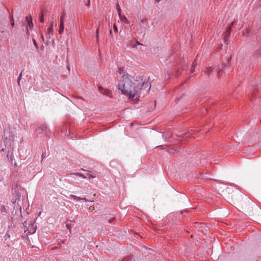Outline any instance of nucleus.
Returning a JSON list of instances; mask_svg holds the SVG:
<instances>
[{
	"label": "nucleus",
	"mask_w": 261,
	"mask_h": 261,
	"mask_svg": "<svg viewBox=\"0 0 261 261\" xmlns=\"http://www.w3.org/2000/svg\"><path fill=\"white\" fill-rule=\"evenodd\" d=\"M118 88L122 94L127 96L129 99L137 100L140 97L141 88L139 81L130 80V76L128 73H124L121 79L119 81Z\"/></svg>",
	"instance_id": "nucleus-1"
},
{
	"label": "nucleus",
	"mask_w": 261,
	"mask_h": 261,
	"mask_svg": "<svg viewBox=\"0 0 261 261\" xmlns=\"http://www.w3.org/2000/svg\"><path fill=\"white\" fill-rule=\"evenodd\" d=\"M48 129L45 125H42L36 130V134L38 136L40 134L46 135L48 133Z\"/></svg>",
	"instance_id": "nucleus-2"
},
{
	"label": "nucleus",
	"mask_w": 261,
	"mask_h": 261,
	"mask_svg": "<svg viewBox=\"0 0 261 261\" xmlns=\"http://www.w3.org/2000/svg\"><path fill=\"white\" fill-rule=\"evenodd\" d=\"M139 83L140 84V87L141 88V90H145L147 92L149 91L150 87L151 84L148 81H144L142 82V81H139Z\"/></svg>",
	"instance_id": "nucleus-3"
},
{
	"label": "nucleus",
	"mask_w": 261,
	"mask_h": 261,
	"mask_svg": "<svg viewBox=\"0 0 261 261\" xmlns=\"http://www.w3.org/2000/svg\"><path fill=\"white\" fill-rule=\"evenodd\" d=\"M98 89L102 94L109 97H112V91L109 89H103L101 86H99Z\"/></svg>",
	"instance_id": "nucleus-4"
},
{
	"label": "nucleus",
	"mask_w": 261,
	"mask_h": 261,
	"mask_svg": "<svg viewBox=\"0 0 261 261\" xmlns=\"http://www.w3.org/2000/svg\"><path fill=\"white\" fill-rule=\"evenodd\" d=\"M231 31L230 28H227L226 31L224 33L223 41L226 44H227L229 41V37L230 35Z\"/></svg>",
	"instance_id": "nucleus-5"
},
{
	"label": "nucleus",
	"mask_w": 261,
	"mask_h": 261,
	"mask_svg": "<svg viewBox=\"0 0 261 261\" xmlns=\"http://www.w3.org/2000/svg\"><path fill=\"white\" fill-rule=\"evenodd\" d=\"M213 67H209L208 68H205V69L203 71L205 74L209 75L212 72H213Z\"/></svg>",
	"instance_id": "nucleus-6"
},
{
	"label": "nucleus",
	"mask_w": 261,
	"mask_h": 261,
	"mask_svg": "<svg viewBox=\"0 0 261 261\" xmlns=\"http://www.w3.org/2000/svg\"><path fill=\"white\" fill-rule=\"evenodd\" d=\"M119 17L120 19L123 23H124L125 24L129 23V21H128V19L125 16L121 15V16H119Z\"/></svg>",
	"instance_id": "nucleus-7"
},
{
	"label": "nucleus",
	"mask_w": 261,
	"mask_h": 261,
	"mask_svg": "<svg viewBox=\"0 0 261 261\" xmlns=\"http://www.w3.org/2000/svg\"><path fill=\"white\" fill-rule=\"evenodd\" d=\"M70 174H73V175H75V176H79V177H82L83 178H87V176H85V175L83 173H79V172H75V173H71Z\"/></svg>",
	"instance_id": "nucleus-8"
},
{
	"label": "nucleus",
	"mask_w": 261,
	"mask_h": 261,
	"mask_svg": "<svg viewBox=\"0 0 261 261\" xmlns=\"http://www.w3.org/2000/svg\"><path fill=\"white\" fill-rule=\"evenodd\" d=\"M64 30V24H60V28L59 30V33L61 34L63 33Z\"/></svg>",
	"instance_id": "nucleus-9"
},
{
	"label": "nucleus",
	"mask_w": 261,
	"mask_h": 261,
	"mask_svg": "<svg viewBox=\"0 0 261 261\" xmlns=\"http://www.w3.org/2000/svg\"><path fill=\"white\" fill-rule=\"evenodd\" d=\"M70 197L71 198H73L74 199V200H76V201H80L81 200V198L80 197H77L75 195H70Z\"/></svg>",
	"instance_id": "nucleus-10"
},
{
	"label": "nucleus",
	"mask_w": 261,
	"mask_h": 261,
	"mask_svg": "<svg viewBox=\"0 0 261 261\" xmlns=\"http://www.w3.org/2000/svg\"><path fill=\"white\" fill-rule=\"evenodd\" d=\"M197 64L196 63V62H194L193 63L192 66V69L191 70L190 72L191 73H193L195 70V68Z\"/></svg>",
	"instance_id": "nucleus-11"
},
{
	"label": "nucleus",
	"mask_w": 261,
	"mask_h": 261,
	"mask_svg": "<svg viewBox=\"0 0 261 261\" xmlns=\"http://www.w3.org/2000/svg\"><path fill=\"white\" fill-rule=\"evenodd\" d=\"M117 10L118 14L119 16H121V8L120 7V6H119V5L118 4L117 5Z\"/></svg>",
	"instance_id": "nucleus-12"
},
{
	"label": "nucleus",
	"mask_w": 261,
	"mask_h": 261,
	"mask_svg": "<svg viewBox=\"0 0 261 261\" xmlns=\"http://www.w3.org/2000/svg\"><path fill=\"white\" fill-rule=\"evenodd\" d=\"M87 177H88L89 178H95L96 177V174H90L89 173H87V176H86Z\"/></svg>",
	"instance_id": "nucleus-13"
},
{
	"label": "nucleus",
	"mask_w": 261,
	"mask_h": 261,
	"mask_svg": "<svg viewBox=\"0 0 261 261\" xmlns=\"http://www.w3.org/2000/svg\"><path fill=\"white\" fill-rule=\"evenodd\" d=\"M39 17H40V22L41 23H44V18H43V15L42 11L41 12V14H40Z\"/></svg>",
	"instance_id": "nucleus-14"
},
{
	"label": "nucleus",
	"mask_w": 261,
	"mask_h": 261,
	"mask_svg": "<svg viewBox=\"0 0 261 261\" xmlns=\"http://www.w3.org/2000/svg\"><path fill=\"white\" fill-rule=\"evenodd\" d=\"M249 33V29L248 28H246L245 29V32L243 33V36H247Z\"/></svg>",
	"instance_id": "nucleus-15"
},
{
	"label": "nucleus",
	"mask_w": 261,
	"mask_h": 261,
	"mask_svg": "<svg viewBox=\"0 0 261 261\" xmlns=\"http://www.w3.org/2000/svg\"><path fill=\"white\" fill-rule=\"evenodd\" d=\"M8 139L7 138H5L4 139V145H5V148H2L1 149L2 151H4V150H6V143H7V141Z\"/></svg>",
	"instance_id": "nucleus-16"
},
{
	"label": "nucleus",
	"mask_w": 261,
	"mask_h": 261,
	"mask_svg": "<svg viewBox=\"0 0 261 261\" xmlns=\"http://www.w3.org/2000/svg\"><path fill=\"white\" fill-rule=\"evenodd\" d=\"M121 261H133V259L131 257L128 256L125 258H124Z\"/></svg>",
	"instance_id": "nucleus-17"
},
{
	"label": "nucleus",
	"mask_w": 261,
	"mask_h": 261,
	"mask_svg": "<svg viewBox=\"0 0 261 261\" xmlns=\"http://www.w3.org/2000/svg\"><path fill=\"white\" fill-rule=\"evenodd\" d=\"M9 140L11 142H13L14 140V134L10 135L9 137Z\"/></svg>",
	"instance_id": "nucleus-18"
},
{
	"label": "nucleus",
	"mask_w": 261,
	"mask_h": 261,
	"mask_svg": "<svg viewBox=\"0 0 261 261\" xmlns=\"http://www.w3.org/2000/svg\"><path fill=\"white\" fill-rule=\"evenodd\" d=\"M53 23L51 22L50 23V24L49 25L47 30H48V32H50V31H53Z\"/></svg>",
	"instance_id": "nucleus-19"
},
{
	"label": "nucleus",
	"mask_w": 261,
	"mask_h": 261,
	"mask_svg": "<svg viewBox=\"0 0 261 261\" xmlns=\"http://www.w3.org/2000/svg\"><path fill=\"white\" fill-rule=\"evenodd\" d=\"M235 23V20L232 21L230 23V24L229 25V26L227 27V28H230V30L231 31V29H232V27H233V25H234Z\"/></svg>",
	"instance_id": "nucleus-20"
},
{
	"label": "nucleus",
	"mask_w": 261,
	"mask_h": 261,
	"mask_svg": "<svg viewBox=\"0 0 261 261\" xmlns=\"http://www.w3.org/2000/svg\"><path fill=\"white\" fill-rule=\"evenodd\" d=\"M235 23V20L232 21L230 23V24L229 25V26L227 27V28H230V30L231 31V29H232V27H233V25H234Z\"/></svg>",
	"instance_id": "nucleus-21"
},
{
	"label": "nucleus",
	"mask_w": 261,
	"mask_h": 261,
	"mask_svg": "<svg viewBox=\"0 0 261 261\" xmlns=\"http://www.w3.org/2000/svg\"><path fill=\"white\" fill-rule=\"evenodd\" d=\"M222 71H223V69H219L218 71H217V73H218V77H220L221 74H222Z\"/></svg>",
	"instance_id": "nucleus-22"
},
{
	"label": "nucleus",
	"mask_w": 261,
	"mask_h": 261,
	"mask_svg": "<svg viewBox=\"0 0 261 261\" xmlns=\"http://www.w3.org/2000/svg\"><path fill=\"white\" fill-rule=\"evenodd\" d=\"M60 24H64V15H62L61 16V18H60Z\"/></svg>",
	"instance_id": "nucleus-23"
},
{
	"label": "nucleus",
	"mask_w": 261,
	"mask_h": 261,
	"mask_svg": "<svg viewBox=\"0 0 261 261\" xmlns=\"http://www.w3.org/2000/svg\"><path fill=\"white\" fill-rule=\"evenodd\" d=\"M256 54L261 56V47L256 50Z\"/></svg>",
	"instance_id": "nucleus-24"
},
{
	"label": "nucleus",
	"mask_w": 261,
	"mask_h": 261,
	"mask_svg": "<svg viewBox=\"0 0 261 261\" xmlns=\"http://www.w3.org/2000/svg\"><path fill=\"white\" fill-rule=\"evenodd\" d=\"M141 22L143 23H147L148 22V20H147V18H143L142 20H141Z\"/></svg>",
	"instance_id": "nucleus-25"
},
{
	"label": "nucleus",
	"mask_w": 261,
	"mask_h": 261,
	"mask_svg": "<svg viewBox=\"0 0 261 261\" xmlns=\"http://www.w3.org/2000/svg\"><path fill=\"white\" fill-rule=\"evenodd\" d=\"M113 29H114V31L115 33H117L118 32V28H117V26L115 24H114Z\"/></svg>",
	"instance_id": "nucleus-26"
},
{
	"label": "nucleus",
	"mask_w": 261,
	"mask_h": 261,
	"mask_svg": "<svg viewBox=\"0 0 261 261\" xmlns=\"http://www.w3.org/2000/svg\"><path fill=\"white\" fill-rule=\"evenodd\" d=\"M142 45V44L140 43H139V42L138 41H137L136 43L133 46V47L136 48V47H137V45Z\"/></svg>",
	"instance_id": "nucleus-27"
},
{
	"label": "nucleus",
	"mask_w": 261,
	"mask_h": 261,
	"mask_svg": "<svg viewBox=\"0 0 261 261\" xmlns=\"http://www.w3.org/2000/svg\"><path fill=\"white\" fill-rule=\"evenodd\" d=\"M21 76H22V72H21L19 75V77H18V81H17V83L19 85V83H20V79L21 78Z\"/></svg>",
	"instance_id": "nucleus-28"
},
{
	"label": "nucleus",
	"mask_w": 261,
	"mask_h": 261,
	"mask_svg": "<svg viewBox=\"0 0 261 261\" xmlns=\"http://www.w3.org/2000/svg\"><path fill=\"white\" fill-rule=\"evenodd\" d=\"M123 68H119L118 72L120 74H122L123 73Z\"/></svg>",
	"instance_id": "nucleus-29"
},
{
	"label": "nucleus",
	"mask_w": 261,
	"mask_h": 261,
	"mask_svg": "<svg viewBox=\"0 0 261 261\" xmlns=\"http://www.w3.org/2000/svg\"><path fill=\"white\" fill-rule=\"evenodd\" d=\"M46 156V153L45 152H43L41 155L42 160H43L44 158H45Z\"/></svg>",
	"instance_id": "nucleus-30"
},
{
	"label": "nucleus",
	"mask_w": 261,
	"mask_h": 261,
	"mask_svg": "<svg viewBox=\"0 0 261 261\" xmlns=\"http://www.w3.org/2000/svg\"><path fill=\"white\" fill-rule=\"evenodd\" d=\"M94 209H95V208H94V206H90L89 207V210H90L91 211H94Z\"/></svg>",
	"instance_id": "nucleus-31"
},
{
	"label": "nucleus",
	"mask_w": 261,
	"mask_h": 261,
	"mask_svg": "<svg viewBox=\"0 0 261 261\" xmlns=\"http://www.w3.org/2000/svg\"><path fill=\"white\" fill-rule=\"evenodd\" d=\"M66 227L70 231V228H71L70 224H69L67 223L66 224Z\"/></svg>",
	"instance_id": "nucleus-32"
},
{
	"label": "nucleus",
	"mask_w": 261,
	"mask_h": 261,
	"mask_svg": "<svg viewBox=\"0 0 261 261\" xmlns=\"http://www.w3.org/2000/svg\"><path fill=\"white\" fill-rule=\"evenodd\" d=\"M11 23L12 27H13L14 25V19L13 18L11 21Z\"/></svg>",
	"instance_id": "nucleus-33"
},
{
	"label": "nucleus",
	"mask_w": 261,
	"mask_h": 261,
	"mask_svg": "<svg viewBox=\"0 0 261 261\" xmlns=\"http://www.w3.org/2000/svg\"><path fill=\"white\" fill-rule=\"evenodd\" d=\"M114 220H115V218H112V219H111L109 221V223H112L113 221H114Z\"/></svg>",
	"instance_id": "nucleus-34"
},
{
	"label": "nucleus",
	"mask_w": 261,
	"mask_h": 261,
	"mask_svg": "<svg viewBox=\"0 0 261 261\" xmlns=\"http://www.w3.org/2000/svg\"><path fill=\"white\" fill-rule=\"evenodd\" d=\"M33 43H34V44L35 46L36 47H38V46H37V44L36 42V41H35V40H33Z\"/></svg>",
	"instance_id": "nucleus-35"
},
{
	"label": "nucleus",
	"mask_w": 261,
	"mask_h": 261,
	"mask_svg": "<svg viewBox=\"0 0 261 261\" xmlns=\"http://www.w3.org/2000/svg\"><path fill=\"white\" fill-rule=\"evenodd\" d=\"M81 200H84L85 201H88L86 198H81Z\"/></svg>",
	"instance_id": "nucleus-36"
},
{
	"label": "nucleus",
	"mask_w": 261,
	"mask_h": 261,
	"mask_svg": "<svg viewBox=\"0 0 261 261\" xmlns=\"http://www.w3.org/2000/svg\"><path fill=\"white\" fill-rule=\"evenodd\" d=\"M9 160H10V161L11 162V163H12V157L11 156V154L10 155Z\"/></svg>",
	"instance_id": "nucleus-37"
},
{
	"label": "nucleus",
	"mask_w": 261,
	"mask_h": 261,
	"mask_svg": "<svg viewBox=\"0 0 261 261\" xmlns=\"http://www.w3.org/2000/svg\"><path fill=\"white\" fill-rule=\"evenodd\" d=\"M9 155H10V151H9L8 152V153H7V156L8 158H9Z\"/></svg>",
	"instance_id": "nucleus-38"
},
{
	"label": "nucleus",
	"mask_w": 261,
	"mask_h": 261,
	"mask_svg": "<svg viewBox=\"0 0 261 261\" xmlns=\"http://www.w3.org/2000/svg\"><path fill=\"white\" fill-rule=\"evenodd\" d=\"M96 33L97 35H99V29L96 30Z\"/></svg>",
	"instance_id": "nucleus-39"
},
{
	"label": "nucleus",
	"mask_w": 261,
	"mask_h": 261,
	"mask_svg": "<svg viewBox=\"0 0 261 261\" xmlns=\"http://www.w3.org/2000/svg\"><path fill=\"white\" fill-rule=\"evenodd\" d=\"M231 59V57L229 56L228 58V62H229Z\"/></svg>",
	"instance_id": "nucleus-40"
},
{
	"label": "nucleus",
	"mask_w": 261,
	"mask_h": 261,
	"mask_svg": "<svg viewBox=\"0 0 261 261\" xmlns=\"http://www.w3.org/2000/svg\"><path fill=\"white\" fill-rule=\"evenodd\" d=\"M98 38H99V35H97V34H96V39H97V41H98Z\"/></svg>",
	"instance_id": "nucleus-41"
},
{
	"label": "nucleus",
	"mask_w": 261,
	"mask_h": 261,
	"mask_svg": "<svg viewBox=\"0 0 261 261\" xmlns=\"http://www.w3.org/2000/svg\"><path fill=\"white\" fill-rule=\"evenodd\" d=\"M161 0H155V3H159Z\"/></svg>",
	"instance_id": "nucleus-42"
},
{
	"label": "nucleus",
	"mask_w": 261,
	"mask_h": 261,
	"mask_svg": "<svg viewBox=\"0 0 261 261\" xmlns=\"http://www.w3.org/2000/svg\"><path fill=\"white\" fill-rule=\"evenodd\" d=\"M110 35H112V30H110Z\"/></svg>",
	"instance_id": "nucleus-43"
},
{
	"label": "nucleus",
	"mask_w": 261,
	"mask_h": 261,
	"mask_svg": "<svg viewBox=\"0 0 261 261\" xmlns=\"http://www.w3.org/2000/svg\"><path fill=\"white\" fill-rule=\"evenodd\" d=\"M176 74H177V75L179 74V70H178V71H177V73H176Z\"/></svg>",
	"instance_id": "nucleus-44"
},
{
	"label": "nucleus",
	"mask_w": 261,
	"mask_h": 261,
	"mask_svg": "<svg viewBox=\"0 0 261 261\" xmlns=\"http://www.w3.org/2000/svg\"><path fill=\"white\" fill-rule=\"evenodd\" d=\"M88 5L89 6V4H90V1H89V0H88Z\"/></svg>",
	"instance_id": "nucleus-45"
},
{
	"label": "nucleus",
	"mask_w": 261,
	"mask_h": 261,
	"mask_svg": "<svg viewBox=\"0 0 261 261\" xmlns=\"http://www.w3.org/2000/svg\"><path fill=\"white\" fill-rule=\"evenodd\" d=\"M223 66H225L226 64L225 63H223Z\"/></svg>",
	"instance_id": "nucleus-46"
}]
</instances>
